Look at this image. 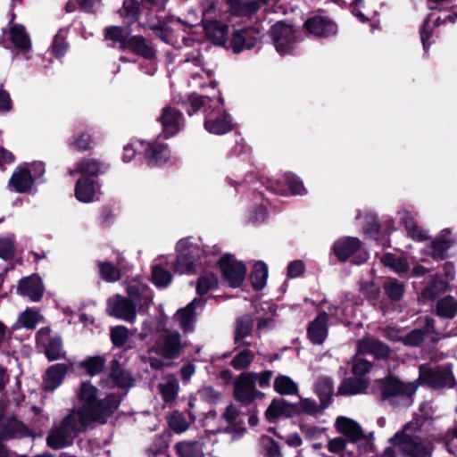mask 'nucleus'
<instances>
[{"mask_svg":"<svg viewBox=\"0 0 457 457\" xmlns=\"http://www.w3.org/2000/svg\"><path fill=\"white\" fill-rule=\"evenodd\" d=\"M91 425L87 417L79 416L71 410L62 420L54 422L46 437V443L54 450L70 446Z\"/></svg>","mask_w":457,"mask_h":457,"instance_id":"obj_1","label":"nucleus"},{"mask_svg":"<svg viewBox=\"0 0 457 457\" xmlns=\"http://www.w3.org/2000/svg\"><path fill=\"white\" fill-rule=\"evenodd\" d=\"M186 345L179 331L164 328L158 333L150 352L164 359L173 360L180 356Z\"/></svg>","mask_w":457,"mask_h":457,"instance_id":"obj_2","label":"nucleus"},{"mask_svg":"<svg viewBox=\"0 0 457 457\" xmlns=\"http://www.w3.org/2000/svg\"><path fill=\"white\" fill-rule=\"evenodd\" d=\"M420 380L422 384L433 389L453 388L456 386V379L451 364L420 368Z\"/></svg>","mask_w":457,"mask_h":457,"instance_id":"obj_3","label":"nucleus"},{"mask_svg":"<svg viewBox=\"0 0 457 457\" xmlns=\"http://www.w3.org/2000/svg\"><path fill=\"white\" fill-rule=\"evenodd\" d=\"M78 398L82 406L73 408L71 411L79 416L87 417L90 424L98 421L102 409H100L101 400L97 398V388L88 382H83L78 392Z\"/></svg>","mask_w":457,"mask_h":457,"instance_id":"obj_4","label":"nucleus"},{"mask_svg":"<svg viewBox=\"0 0 457 457\" xmlns=\"http://www.w3.org/2000/svg\"><path fill=\"white\" fill-rule=\"evenodd\" d=\"M253 375L248 372L241 373L234 381L233 396L245 405L253 403L257 398H262L263 394L256 389L252 378Z\"/></svg>","mask_w":457,"mask_h":457,"instance_id":"obj_5","label":"nucleus"},{"mask_svg":"<svg viewBox=\"0 0 457 457\" xmlns=\"http://www.w3.org/2000/svg\"><path fill=\"white\" fill-rule=\"evenodd\" d=\"M106 312L109 316L133 323L137 318L135 303L130 297L114 295L107 300Z\"/></svg>","mask_w":457,"mask_h":457,"instance_id":"obj_6","label":"nucleus"},{"mask_svg":"<svg viewBox=\"0 0 457 457\" xmlns=\"http://www.w3.org/2000/svg\"><path fill=\"white\" fill-rule=\"evenodd\" d=\"M407 427L404 428L401 434L395 435L392 439V443L397 450L410 457H427L428 456V449L420 443L419 438L411 436L406 433Z\"/></svg>","mask_w":457,"mask_h":457,"instance_id":"obj_7","label":"nucleus"},{"mask_svg":"<svg viewBox=\"0 0 457 457\" xmlns=\"http://www.w3.org/2000/svg\"><path fill=\"white\" fill-rule=\"evenodd\" d=\"M220 267L225 280L230 287H238L245 279V265L231 255H224L220 260Z\"/></svg>","mask_w":457,"mask_h":457,"instance_id":"obj_8","label":"nucleus"},{"mask_svg":"<svg viewBox=\"0 0 457 457\" xmlns=\"http://www.w3.org/2000/svg\"><path fill=\"white\" fill-rule=\"evenodd\" d=\"M270 34L277 51L280 54L288 53L296 42L295 29L283 22H277L271 27Z\"/></svg>","mask_w":457,"mask_h":457,"instance_id":"obj_9","label":"nucleus"},{"mask_svg":"<svg viewBox=\"0 0 457 457\" xmlns=\"http://www.w3.org/2000/svg\"><path fill=\"white\" fill-rule=\"evenodd\" d=\"M383 400H387L395 396H411L414 394L415 388L410 385L401 383L395 378H386L378 381Z\"/></svg>","mask_w":457,"mask_h":457,"instance_id":"obj_10","label":"nucleus"},{"mask_svg":"<svg viewBox=\"0 0 457 457\" xmlns=\"http://www.w3.org/2000/svg\"><path fill=\"white\" fill-rule=\"evenodd\" d=\"M304 27L311 34L320 37H329L337 32V25L330 19L322 16L308 19Z\"/></svg>","mask_w":457,"mask_h":457,"instance_id":"obj_11","label":"nucleus"},{"mask_svg":"<svg viewBox=\"0 0 457 457\" xmlns=\"http://www.w3.org/2000/svg\"><path fill=\"white\" fill-rule=\"evenodd\" d=\"M357 350L358 353H369L376 359H386L391 353L388 345L372 337H365L358 340Z\"/></svg>","mask_w":457,"mask_h":457,"instance_id":"obj_12","label":"nucleus"},{"mask_svg":"<svg viewBox=\"0 0 457 457\" xmlns=\"http://www.w3.org/2000/svg\"><path fill=\"white\" fill-rule=\"evenodd\" d=\"M335 428L352 443H356L365 437L364 431L361 425L347 417H337L335 421Z\"/></svg>","mask_w":457,"mask_h":457,"instance_id":"obj_13","label":"nucleus"},{"mask_svg":"<svg viewBox=\"0 0 457 457\" xmlns=\"http://www.w3.org/2000/svg\"><path fill=\"white\" fill-rule=\"evenodd\" d=\"M260 39V31L254 27H249L237 30L232 37V47L235 53L241 52L244 48H252Z\"/></svg>","mask_w":457,"mask_h":457,"instance_id":"obj_14","label":"nucleus"},{"mask_svg":"<svg viewBox=\"0 0 457 457\" xmlns=\"http://www.w3.org/2000/svg\"><path fill=\"white\" fill-rule=\"evenodd\" d=\"M50 330L41 328L37 332V342L44 345L45 353L49 361H55L64 357L62 341L59 338H49Z\"/></svg>","mask_w":457,"mask_h":457,"instance_id":"obj_15","label":"nucleus"},{"mask_svg":"<svg viewBox=\"0 0 457 457\" xmlns=\"http://www.w3.org/2000/svg\"><path fill=\"white\" fill-rule=\"evenodd\" d=\"M163 132L166 136H173L178 133L182 124V113L176 108L168 106L163 108L160 117Z\"/></svg>","mask_w":457,"mask_h":457,"instance_id":"obj_16","label":"nucleus"},{"mask_svg":"<svg viewBox=\"0 0 457 457\" xmlns=\"http://www.w3.org/2000/svg\"><path fill=\"white\" fill-rule=\"evenodd\" d=\"M18 291L34 302L39 301L44 292L41 278L33 275L21 279L18 285Z\"/></svg>","mask_w":457,"mask_h":457,"instance_id":"obj_17","label":"nucleus"},{"mask_svg":"<svg viewBox=\"0 0 457 457\" xmlns=\"http://www.w3.org/2000/svg\"><path fill=\"white\" fill-rule=\"evenodd\" d=\"M328 314L321 312L308 326V337L313 344L320 345L326 339L328 336Z\"/></svg>","mask_w":457,"mask_h":457,"instance_id":"obj_18","label":"nucleus"},{"mask_svg":"<svg viewBox=\"0 0 457 457\" xmlns=\"http://www.w3.org/2000/svg\"><path fill=\"white\" fill-rule=\"evenodd\" d=\"M29 435V428L16 419L0 417V440Z\"/></svg>","mask_w":457,"mask_h":457,"instance_id":"obj_19","label":"nucleus"},{"mask_svg":"<svg viewBox=\"0 0 457 457\" xmlns=\"http://www.w3.org/2000/svg\"><path fill=\"white\" fill-rule=\"evenodd\" d=\"M69 366L64 363H57L50 366L45 374L43 386L46 390L54 391L62 382L68 372Z\"/></svg>","mask_w":457,"mask_h":457,"instance_id":"obj_20","label":"nucleus"},{"mask_svg":"<svg viewBox=\"0 0 457 457\" xmlns=\"http://www.w3.org/2000/svg\"><path fill=\"white\" fill-rule=\"evenodd\" d=\"M127 293L139 311H147L153 303V294L144 286L129 285Z\"/></svg>","mask_w":457,"mask_h":457,"instance_id":"obj_21","label":"nucleus"},{"mask_svg":"<svg viewBox=\"0 0 457 457\" xmlns=\"http://www.w3.org/2000/svg\"><path fill=\"white\" fill-rule=\"evenodd\" d=\"M228 12L235 16L251 17L260 9L257 0H228Z\"/></svg>","mask_w":457,"mask_h":457,"instance_id":"obj_22","label":"nucleus"},{"mask_svg":"<svg viewBox=\"0 0 457 457\" xmlns=\"http://www.w3.org/2000/svg\"><path fill=\"white\" fill-rule=\"evenodd\" d=\"M361 243L355 237H345L334 245V253L340 261H345L361 251Z\"/></svg>","mask_w":457,"mask_h":457,"instance_id":"obj_23","label":"nucleus"},{"mask_svg":"<svg viewBox=\"0 0 457 457\" xmlns=\"http://www.w3.org/2000/svg\"><path fill=\"white\" fill-rule=\"evenodd\" d=\"M206 37L214 44L224 45L228 40V28L218 21H208L204 23Z\"/></svg>","mask_w":457,"mask_h":457,"instance_id":"obj_24","label":"nucleus"},{"mask_svg":"<svg viewBox=\"0 0 457 457\" xmlns=\"http://www.w3.org/2000/svg\"><path fill=\"white\" fill-rule=\"evenodd\" d=\"M33 177L27 168H19L11 177L9 185L18 193H25L31 189Z\"/></svg>","mask_w":457,"mask_h":457,"instance_id":"obj_25","label":"nucleus"},{"mask_svg":"<svg viewBox=\"0 0 457 457\" xmlns=\"http://www.w3.org/2000/svg\"><path fill=\"white\" fill-rule=\"evenodd\" d=\"M126 48L145 59L150 60L155 56V50L147 43L143 36L129 37Z\"/></svg>","mask_w":457,"mask_h":457,"instance_id":"obj_26","label":"nucleus"},{"mask_svg":"<svg viewBox=\"0 0 457 457\" xmlns=\"http://www.w3.org/2000/svg\"><path fill=\"white\" fill-rule=\"evenodd\" d=\"M106 165L96 159H83L77 164L75 170H71L70 174L82 173L89 177H97L106 170Z\"/></svg>","mask_w":457,"mask_h":457,"instance_id":"obj_27","label":"nucleus"},{"mask_svg":"<svg viewBox=\"0 0 457 457\" xmlns=\"http://www.w3.org/2000/svg\"><path fill=\"white\" fill-rule=\"evenodd\" d=\"M9 38L12 45L23 51H29L31 48V40L26 32L24 26L13 24L9 28Z\"/></svg>","mask_w":457,"mask_h":457,"instance_id":"obj_28","label":"nucleus"},{"mask_svg":"<svg viewBox=\"0 0 457 457\" xmlns=\"http://www.w3.org/2000/svg\"><path fill=\"white\" fill-rule=\"evenodd\" d=\"M159 391L166 403H170L177 398L179 384L177 378L172 375H167L163 378L162 382L158 386Z\"/></svg>","mask_w":457,"mask_h":457,"instance_id":"obj_29","label":"nucleus"},{"mask_svg":"<svg viewBox=\"0 0 457 457\" xmlns=\"http://www.w3.org/2000/svg\"><path fill=\"white\" fill-rule=\"evenodd\" d=\"M195 301L196 300H194L185 308L179 310L175 314L176 320L185 332H191L194 329V323L195 321Z\"/></svg>","mask_w":457,"mask_h":457,"instance_id":"obj_30","label":"nucleus"},{"mask_svg":"<svg viewBox=\"0 0 457 457\" xmlns=\"http://www.w3.org/2000/svg\"><path fill=\"white\" fill-rule=\"evenodd\" d=\"M111 377L120 387H130L134 383L131 373L123 369L117 360L111 361Z\"/></svg>","mask_w":457,"mask_h":457,"instance_id":"obj_31","label":"nucleus"},{"mask_svg":"<svg viewBox=\"0 0 457 457\" xmlns=\"http://www.w3.org/2000/svg\"><path fill=\"white\" fill-rule=\"evenodd\" d=\"M253 328V319L250 315H244L236 321L234 340L236 343L243 341ZM242 345H250L248 342H242Z\"/></svg>","mask_w":457,"mask_h":457,"instance_id":"obj_32","label":"nucleus"},{"mask_svg":"<svg viewBox=\"0 0 457 457\" xmlns=\"http://www.w3.org/2000/svg\"><path fill=\"white\" fill-rule=\"evenodd\" d=\"M121 262V258L118 259L117 265H114L110 262H99L97 266L101 278L109 283L120 280L121 278V270L120 268Z\"/></svg>","mask_w":457,"mask_h":457,"instance_id":"obj_33","label":"nucleus"},{"mask_svg":"<svg viewBox=\"0 0 457 457\" xmlns=\"http://www.w3.org/2000/svg\"><path fill=\"white\" fill-rule=\"evenodd\" d=\"M368 382L364 378H350L345 379L339 388L338 394L342 395H351L361 394L365 391Z\"/></svg>","mask_w":457,"mask_h":457,"instance_id":"obj_34","label":"nucleus"},{"mask_svg":"<svg viewBox=\"0 0 457 457\" xmlns=\"http://www.w3.org/2000/svg\"><path fill=\"white\" fill-rule=\"evenodd\" d=\"M104 37L112 41L114 44H120V49H126L129 38V33L120 26H110L104 29Z\"/></svg>","mask_w":457,"mask_h":457,"instance_id":"obj_35","label":"nucleus"},{"mask_svg":"<svg viewBox=\"0 0 457 457\" xmlns=\"http://www.w3.org/2000/svg\"><path fill=\"white\" fill-rule=\"evenodd\" d=\"M179 457H204L201 445L198 441H182L175 445Z\"/></svg>","mask_w":457,"mask_h":457,"instance_id":"obj_36","label":"nucleus"},{"mask_svg":"<svg viewBox=\"0 0 457 457\" xmlns=\"http://www.w3.org/2000/svg\"><path fill=\"white\" fill-rule=\"evenodd\" d=\"M204 127L210 133L216 135L225 134L232 129L231 120L228 116L208 120L204 122Z\"/></svg>","mask_w":457,"mask_h":457,"instance_id":"obj_37","label":"nucleus"},{"mask_svg":"<svg viewBox=\"0 0 457 457\" xmlns=\"http://www.w3.org/2000/svg\"><path fill=\"white\" fill-rule=\"evenodd\" d=\"M145 157L152 165L165 162L167 159L166 145L160 143L149 144L145 151Z\"/></svg>","mask_w":457,"mask_h":457,"instance_id":"obj_38","label":"nucleus"},{"mask_svg":"<svg viewBox=\"0 0 457 457\" xmlns=\"http://www.w3.org/2000/svg\"><path fill=\"white\" fill-rule=\"evenodd\" d=\"M76 197L85 203L93 200L95 195L94 183L87 179H80L78 180L75 188Z\"/></svg>","mask_w":457,"mask_h":457,"instance_id":"obj_39","label":"nucleus"},{"mask_svg":"<svg viewBox=\"0 0 457 457\" xmlns=\"http://www.w3.org/2000/svg\"><path fill=\"white\" fill-rule=\"evenodd\" d=\"M436 312L440 317L453 319L457 313V301L453 296H445L436 303Z\"/></svg>","mask_w":457,"mask_h":457,"instance_id":"obj_40","label":"nucleus"},{"mask_svg":"<svg viewBox=\"0 0 457 457\" xmlns=\"http://www.w3.org/2000/svg\"><path fill=\"white\" fill-rule=\"evenodd\" d=\"M268 278V267L264 262H258L254 264L251 273V282L255 289H262Z\"/></svg>","mask_w":457,"mask_h":457,"instance_id":"obj_41","label":"nucleus"},{"mask_svg":"<svg viewBox=\"0 0 457 457\" xmlns=\"http://www.w3.org/2000/svg\"><path fill=\"white\" fill-rule=\"evenodd\" d=\"M316 392L320 401L325 403L329 401L334 392L333 381L328 377H319L315 383Z\"/></svg>","mask_w":457,"mask_h":457,"instance_id":"obj_42","label":"nucleus"},{"mask_svg":"<svg viewBox=\"0 0 457 457\" xmlns=\"http://www.w3.org/2000/svg\"><path fill=\"white\" fill-rule=\"evenodd\" d=\"M120 402V398L112 394L107 395L104 400H101L100 409H102V411L99 415V420L97 422L104 423L106 417L112 414L113 411L118 409Z\"/></svg>","mask_w":457,"mask_h":457,"instance_id":"obj_43","label":"nucleus"},{"mask_svg":"<svg viewBox=\"0 0 457 457\" xmlns=\"http://www.w3.org/2000/svg\"><path fill=\"white\" fill-rule=\"evenodd\" d=\"M448 285L443 279L435 277L429 285H428L422 291V297L428 300H433L439 295L447 290Z\"/></svg>","mask_w":457,"mask_h":457,"instance_id":"obj_44","label":"nucleus"},{"mask_svg":"<svg viewBox=\"0 0 457 457\" xmlns=\"http://www.w3.org/2000/svg\"><path fill=\"white\" fill-rule=\"evenodd\" d=\"M105 362V358L102 356H93L81 361L79 363V367L82 368L88 375L95 376L104 370Z\"/></svg>","mask_w":457,"mask_h":457,"instance_id":"obj_45","label":"nucleus"},{"mask_svg":"<svg viewBox=\"0 0 457 457\" xmlns=\"http://www.w3.org/2000/svg\"><path fill=\"white\" fill-rule=\"evenodd\" d=\"M255 354L253 351L244 349L237 353L230 361V365L237 370L247 369L253 361Z\"/></svg>","mask_w":457,"mask_h":457,"instance_id":"obj_46","label":"nucleus"},{"mask_svg":"<svg viewBox=\"0 0 457 457\" xmlns=\"http://www.w3.org/2000/svg\"><path fill=\"white\" fill-rule=\"evenodd\" d=\"M274 389L280 395H294L298 391L297 385L287 376H278L274 380Z\"/></svg>","mask_w":457,"mask_h":457,"instance_id":"obj_47","label":"nucleus"},{"mask_svg":"<svg viewBox=\"0 0 457 457\" xmlns=\"http://www.w3.org/2000/svg\"><path fill=\"white\" fill-rule=\"evenodd\" d=\"M141 4L137 0H124L120 15L124 19H129L130 22L136 21L140 13Z\"/></svg>","mask_w":457,"mask_h":457,"instance_id":"obj_48","label":"nucleus"},{"mask_svg":"<svg viewBox=\"0 0 457 457\" xmlns=\"http://www.w3.org/2000/svg\"><path fill=\"white\" fill-rule=\"evenodd\" d=\"M168 424L172 431L177 434L183 433L189 428L190 423L179 411H173L168 416Z\"/></svg>","mask_w":457,"mask_h":457,"instance_id":"obj_49","label":"nucleus"},{"mask_svg":"<svg viewBox=\"0 0 457 457\" xmlns=\"http://www.w3.org/2000/svg\"><path fill=\"white\" fill-rule=\"evenodd\" d=\"M264 457H282L278 444L268 436H262L259 440Z\"/></svg>","mask_w":457,"mask_h":457,"instance_id":"obj_50","label":"nucleus"},{"mask_svg":"<svg viewBox=\"0 0 457 457\" xmlns=\"http://www.w3.org/2000/svg\"><path fill=\"white\" fill-rule=\"evenodd\" d=\"M384 290L392 301H399L404 294V285L396 279H389L385 282Z\"/></svg>","mask_w":457,"mask_h":457,"instance_id":"obj_51","label":"nucleus"},{"mask_svg":"<svg viewBox=\"0 0 457 457\" xmlns=\"http://www.w3.org/2000/svg\"><path fill=\"white\" fill-rule=\"evenodd\" d=\"M40 314L32 309L25 310L18 319V322L26 328H34L41 320Z\"/></svg>","mask_w":457,"mask_h":457,"instance_id":"obj_52","label":"nucleus"},{"mask_svg":"<svg viewBox=\"0 0 457 457\" xmlns=\"http://www.w3.org/2000/svg\"><path fill=\"white\" fill-rule=\"evenodd\" d=\"M129 337V330L124 326H116L111 328V339L117 347L123 346Z\"/></svg>","mask_w":457,"mask_h":457,"instance_id":"obj_53","label":"nucleus"},{"mask_svg":"<svg viewBox=\"0 0 457 457\" xmlns=\"http://www.w3.org/2000/svg\"><path fill=\"white\" fill-rule=\"evenodd\" d=\"M382 262L385 266L391 268L397 273L406 272L409 269V265L404 259L395 257L392 254L384 256Z\"/></svg>","mask_w":457,"mask_h":457,"instance_id":"obj_54","label":"nucleus"},{"mask_svg":"<svg viewBox=\"0 0 457 457\" xmlns=\"http://www.w3.org/2000/svg\"><path fill=\"white\" fill-rule=\"evenodd\" d=\"M362 353H358L352 358V372L356 376H362L371 370V363L361 357Z\"/></svg>","mask_w":457,"mask_h":457,"instance_id":"obj_55","label":"nucleus"},{"mask_svg":"<svg viewBox=\"0 0 457 457\" xmlns=\"http://www.w3.org/2000/svg\"><path fill=\"white\" fill-rule=\"evenodd\" d=\"M152 280L157 287H167L171 281V274L157 265L153 268Z\"/></svg>","mask_w":457,"mask_h":457,"instance_id":"obj_56","label":"nucleus"},{"mask_svg":"<svg viewBox=\"0 0 457 457\" xmlns=\"http://www.w3.org/2000/svg\"><path fill=\"white\" fill-rule=\"evenodd\" d=\"M218 283L217 277L214 274H205L198 278L196 290L199 295H205L213 288Z\"/></svg>","mask_w":457,"mask_h":457,"instance_id":"obj_57","label":"nucleus"},{"mask_svg":"<svg viewBox=\"0 0 457 457\" xmlns=\"http://www.w3.org/2000/svg\"><path fill=\"white\" fill-rule=\"evenodd\" d=\"M450 244L445 239H436L434 240L428 250V253L434 258V259H444L445 252L449 248Z\"/></svg>","mask_w":457,"mask_h":457,"instance_id":"obj_58","label":"nucleus"},{"mask_svg":"<svg viewBox=\"0 0 457 457\" xmlns=\"http://www.w3.org/2000/svg\"><path fill=\"white\" fill-rule=\"evenodd\" d=\"M175 270L179 273H190L195 270V261L192 256L181 253L178 256Z\"/></svg>","mask_w":457,"mask_h":457,"instance_id":"obj_59","label":"nucleus"},{"mask_svg":"<svg viewBox=\"0 0 457 457\" xmlns=\"http://www.w3.org/2000/svg\"><path fill=\"white\" fill-rule=\"evenodd\" d=\"M200 398L211 404L217 403L222 398V394L212 386H204L198 391Z\"/></svg>","mask_w":457,"mask_h":457,"instance_id":"obj_60","label":"nucleus"},{"mask_svg":"<svg viewBox=\"0 0 457 457\" xmlns=\"http://www.w3.org/2000/svg\"><path fill=\"white\" fill-rule=\"evenodd\" d=\"M285 180L292 194L303 195L305 193L303 182L295 175L292 173H286Z\"/></svg>","mask_w":457,"mask_h":457,"instance_id":"obj_61","label":"nucleus"},{"mask_svg":"<svg viewBox=\"0 0 457 457\" xmlns=\"http://www.w3.org/2000/svg\"><path fill=\"white\" fill-rule=\"evenodd\" d=\"M346 445L347 441L345 438L337 436L328 441L327 448L330 453L339 454L345 451Z\"/></svg>","mask_w":457,"mask_h":457,"instance_id":"obj_62","label":"nucleus"},{"mask_svg":"<svg viewBox=\"0 0 457 457\" xmlns=\"http://www.w3.org/2000/svg\"><path fill=\"white\" fill-rule=\"evenodd\" d=\"M424 340V332L420 329H415L411 331L407 336H405L402 341L411 346H418Z\"/></svg>","mask_w":457,"mask_h":457,"instance_id":"obj_63","label":"nucleus"},{"mask_svg":"<svg viewBox=\"0 0 457 457\" xmlns=\"http://www.w3.org/2000/svg\"><path fill=\"white\" fill-rule=\"evenodd\" d=\"M360 291L370 299H377L379 295V288L372 281H361Z\"/></svg>","mask_w":457,"mask_h":457,"instance_id":"obj_64","label":"nucleus"}]
</instances>
